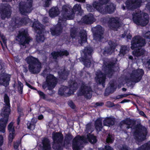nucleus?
Instances as JSON below:
<instances>
[{
	"label": "nucleus",
	"mask_w": 150,
	"mask_h": 150,
	"mask_svg": "<svg viewBox=\"0 0 150 150\" xmlns=\"http://www.w3.org/2000/svg\"><path fill=\"white\" fill-rule=\"evenodd\" d=\"M70 10V8L67 6H64L62 7V14L59 18L58 25L59 26L57 27L55 30L51 29V32L52 35H59L62 30L61 23H63L66 19H72L74 18L75 13L77 14L81 15L83 13L80 4H76L73 7L72 9V13H69L68 11Z\"/></svg>",
	"instance_id": "1"
},
{
	"label": "nucleus",
	"mask_w": 150,
	"mask_h": 150,
	"mask_svg": "<svg viewBox=\"0 0 150 150\" xmlns=\"http://www.w3.org/2000/svg\"><path fill=\"white\" fill-rule=\"evenodd\" d=\"M100 2H95L93 4V8L103 14L112 13L115 11V6L109 2L110 0H99Z\"/></svg>",
	"instance_id": "2"
},
{
	"label": "nucleus",
	"mask_w": 150,
	"mask_h": 150,
	"mask_svg": "<svg viewBox=\"0 0 150 150\" xmlns=\"http://www.w3.org/2000/svg\"><path fill=\"white\" fill-rule=\"evenodd\" d=\"M4 102L6 106L3 108L1 112V115L4 116V118L0 119V131L3 133H4L5 132L6 124L10 112L9 98L6 94L4 95Z\"/></svg>",
	"instance_id": "3"
},
{
	"label": "nucleus",
	"mask_w": 150,
	"mask_h": 150,
	"mask_svg": "<svg viewBox=\"0 0 150 150\" xmlns=\"http://www.w3.org/2000/svg\"><path fill=\"white\" fill-rule=\"evenodd\" d=\"M145 44V41L144 39L139 36H136L133 38L131 42V48L132 50L135 48L137 49L132 52L134 56L138 57L143 54L144 51L141 48H139L142 47Z\"/></svg>",
	"instance_id": "4"
},
{
	"label": "nucleus",
	"mask_w": 150,
	"mask_h": 150,
	"mask_svg": "<svg viewBox=\"0 0 150 150\" xmlns=\"http://www.w3.org/2000/svg\"><path fill=\"white\" fill-rule=\"evenodd\" d=\"M25 61L28 64V69L30 72L33 74L40 72L42 67L41 63L37 58L29 56L26 58Z\"/></svg>",
	"instance_id": "5"
},
{
	"label": "nucleus",
	"mask_w": 150,
	"mask_h": 150,
	"mask_svg": "<svg viewBox=\"0 0 150 150\" xmlns=\"http://www.w3.org/2000/svg\"><path fill=\"white\" fill-rule=\"evenodd\" d=\"M132 16L134 22L137 25L144 26L149 22V16L146 13L141 12L136 13Z\"/></svg>",
	"instance_id": "6"
},
{
	"label": "nucleus",
	"mask_w": 150,
	"mask_h": 150,
	"mask_svg": "<svg viewBox=\"0 0 150 150\" xmlns=\"http://www.w3.org/2000/svg\"><path fill=\"white\" fill-rule=\"evenodd\" d=\"M16 40L23 46H25L30 42L31 39L28 36V31L26 30H21L18 32Z\"/></svg>",
	"instance_id": "7"
},
{
	"label": "nucleus",
	"mask_w": 150,
	"mask_h": 150,
	"mask_svg": "<svg viewBox=\"0 0 150 150\" xmlns=\"http://www.w3.org/2000/svg\"><path fill=\"white\" fill-rule=\"evenodd\" d=\"M134 132V139L138 142H141L146 139L147 132L146 128L144 127H136Z\"/></svg>",
	"instance_id": "8"
},
{
	"label": "nucleus",
	"mask_w": 150,
	"mask_h": 150,
	"mask_svg": "<svg viewBox=\"0 0 150 150\" xmlns=\"http://www.w3.org/2000/svg\"><path fill=\"white\" fill-rule=\"evenodd\" d=\"M77 84L74 81L71 82L69 85V88L66 86H62L59 89L58 93L61 95L67 94L68 95L73 94L77 88Z\"/></svg>",
	"instance_id": "9"
},
{
	"label": "nucleus",
	"mask_w": 150,
	"mask_h": 150,
	"mask_svg": "<svg viewBox=\"0 0 150 150\" xmlns=\"http://www.w3.org/2000/svg\"><path fill=\"white\" fill-rule=\"evenodd\" d=\"M32 27L37 33L36 38L37 42H42L45 40V38L42 33L44 28L42 25H40L38 21H37L33 23Z\"/></svg>",
	"instance_id": "10"
},
{
	"label": "nucleus",
	"mask_w": 150,
	"mask_h": 150,
	"mask_svg": "<svg viewBox=\"0 0 150 150\" xmlns=\"http://www.w3.org/2000/svg\"><path fill=\"white\" fill-rule=\"evenodd\" d=\"M92 91L91 87L87 84L83 83L78 92L79 95H83L85 98L90 99L92 96Z\"/></svg>",
	"instance_id": "11"
},
{
	"label": "nucleus",
	"mask_w": 150,
	"mask_h": 150,
	"mask_svg": "<svg viewBox=\"0 0 150 150\" xmlns=\"http://www.w3.org/2000/svg\"><path fill=\"white\" fill-rule=\"evenodd\" d=\"M57 80L55 77L52 74L48 75L46 77L45 83L43 85L44 89L47 87L49 90L54 88L56 84Z\"/></svg>",
	"instance_id": "12"
},
{
	"label": "nucleus",
	"mask_w": 150,
	"mask_h": 150,
	"mask_svg": "<svg viewBox=\"0 0 150 150\" xmlns=\"http://www.w3.org/2000/svg\"><path fill=\"white\" fill-rule=\"evenodd\" d=\"M33 0H27L26 4H24L21 3L20 4L19 11L21 14L25 15L30 13L32 10Z\"/></svg>",
	"instance_id": "13"
},
{
	"label": "nucleus",
	"mask_w": 150,
	"mask_h": 150,
	"mask_svg": "<svg viewBox=\"0 0 150 150\" xmlns=\"http://www.w3.org/2000/svg\"><path fill=\"white\" fill-rule=\"evenodd\" d=\"M86 142L85 137L77 136L73 139L72 143L73 149L74 150H79L82 147V144Z\"/></svg>",
	"instance_id": "14"
},
{
	"label": "nucleus",
	"mask_w": 150,
	"mask_h": 150,
	"mask_svg": "<svg viewBox=\"0 0 150 150\" xmlns=\"http://www.w3.org/2000/svg\"><path fill=\"white\" fill-rule=\"evenodd\" d=\"M144 74V71L142 69L134 70L130 74V79L132 82H138L141 80Z\"/></svg>",
	"instance_id": "15"
},
{
	"label": "nucleus",
	"mask_w": 150,
	"mask_h": 150,
	"mask_svg": "<svg viewBox=\"0 0 150 150\" xmlns=\"http://www.w3.org/2000/svg\"><path fill=\"white\" fill-rule=\"evenodd\" d=\"M142 3L140 0H127L125 3L126 7L130 10L135 9L140 6ZM125 8L124 5L122 6L123 10L125 9Z\"/></svg>",
	"instance_id": "16"
},
{
	"label": "nucleus",
	"mask_w": 150,
	"mask_h": 150,
	"mask_svg": "<svg viewBox=\"0 0 150 150\" xmlns=\"http://www.w3.org/2000/svg\"><path fill=\"white\" fill-rule=\"evenodd\" d=\"M93 51L92 48L90 47H88L85 48L84 53L86 56L85 59L83 61L84 64L85 66L89 67H90L91 61V54Z\"/></svg>",
	"instance_id": "17"
},
{
	"label": "nucleus",
	"mask_w": 150,
	"mask_h": 150,
	"mask_svg": "<svg viewBox=\"0 0 150 150\" xmlns=\"http://www.w3.org/2000/svg\"><path fill=\"white\" fill-rule=\"evenodd\" d=\"M93 33L94 39L101 41L102 39L103 30L102 27L99 25L92 29Z\"/></svg>",
	"instance_id": "18"
},
{
	"label": "nucleus",
	"mask_w": 150,
	"mask_h": 150,
	"mask_svg": "<svg viewBox=\"0 0 150 150\" xmlns=\"http://www.w3.org/2000/svg\"><path fill=\"white\" fill-rule=\"evenodd\" d=\"M12 24L13 26L16 25H24L26 24L28 22L30 21V19L27 16L24 18L20 19L18 17L13 19L12 20Z\"/></svg>",
	"instance_id": "19"
},
{
	"label": "nucleus",
	"mask_w": 150,
	"mask_h": 150,
	"mask_svg": "<svg viewBox=\"0 0 150 150\" xmlns=\"http://www.w3.org/2000/svg\"><path fill=\"white\" fill-rule=\"evenodd\" d=\"M52 138L54 141V144L53 145V147L55 149H57L55 147L56 144H59L62 142L63 139V136L62 134L59 132H53L52 133Z\"/></svg>",
	"instance_id": "20"
},
{
	"label": "nucleus",
	"mask_w": 150,
	"mask_h": 150,
	"mask_svg": "<svg viewBox=\"0 0 150 150\" xmlns=\"http://www.w3.org/2000/svg\"><path fill=\"white\" fill-rule=\"evenodd\" d=\"M105 74H103L100 71H98L96 73L95 79L97 83L102 84L103 87H105Z\"/></svg>",
	"instance_id": "21"
},
{
	"label": "nucleus",
	"mask_w": 150,
	"mask_h": 150,
	"mask_svg": "<svg viewBox=\"0 0 150 150\" xmlns=\"http://www.w3.org/2000/svg\"><path fill=\"white\" fill-rule=\"evenodd\" d=\"M109 26L111 29L116 30L120 26L119 18L117 17L110 18L109 21Z\"/></svg>",
	"instance_id": "22"
},
{
	"label": "nucleus",
	"mask_w": 150,
	"mask_h": 150,
	"mask_svg": "<svg viewBox=\"0 0 150 150\" xmlns=\"http://www.w3.org/2000/svg\"><path fill=\"white\" fill-rule=\"evenodd\" d=\"M114 64V63L109 62H105L104 63L103 69L107 72L106 74H108V75L109 74H112V69Z\"/></svg>",
	"instance_id": "23"
},
{
	"label": "nucleus",
	"mask_w": 150,
	"mask_h": 150,
	"mask_svg": "<svg viewBox=\"0 0 150 150\" xmlns=\"http://www.w3.org/2000/svg\"><path fill=\"white\" fill-rule=\"evenodd\" d=\"M11 76L6 73H3L0 74V83L5 86H7L9 84V81L10 80Z\"/></svg>",
	"instance_id": "24"
},
{
	"label": "nucleus",
	"mask_w": 150,
	"mask_h": 150,
	"mask_svg": "<svg viewBox=\"0 0 150 150\" xmlns=\"http://www.w3.org/2000/svg\"><path fill=\"white\" fill-rule=\"evenodd\" d=\"M14 123L11 122L8 125V128L9 132L8 139L10 142H11L14 139L15 134L14 128Z\"/></svg>",
	"instance_id": "25"
},
{
	"label": "nucleus",
	"mask_w": 150,
	"mask_h": 150,
	"mask_svg": "<svg viewBox=\"0 0 150 150\" xmlns=\"http://www.w3.org/2000/svg\"><path fill=\"white\" fill-rule=\"evenodd\" d=\"M83 22L87 24H89L93 23L95 21V19L92 14H89L84 16L81 19Z\"/></svg>",
	"instance_id": "26"
},
{
	"label": "nucleus",
	"mask_w": 150,
	"mask_h": 150,
	"mask_svg": "<svg viewBox=\"0 0 150 150\" xmlns=\"http://www.w3.org/2000/svg\"><path fill=\"white\" fill-rule=\"evenodd\" d=\"M0 14L1 18L4 19L6 17L8 18L10 17L11 11L8 8L6 7L5 8H4V10L0 11Z\"/></svg>",
	"instance_id": "27"
},
{
	"label": "nucleus",
	"mask_w": 150,
	"mask_h": 150,
	"mask_svg": "<svg viewBox=\"0 0 150 150\" xmlns=\"http://www.w3.org/2000/svg\"><path fill=\"white\" fill-rule=\"evenodd\" d=\"M86 31L84 30L81 31L79 34V36L78 37V41L81 45L86 41Z\"/></svg>",
	"instance_id": "28"
},
{
	"label": "nucleus",
	"mask_w": 150,
	"mask_h": 150,
	"mask_svg": "<svg viewBox=\"0 0 150 150\" xmlns=\"http://www.w3.org/2000/svg\"><path fill=\"white\" fill-rule=\"evenodd\" d=\"M108 44L110 47L109 48H105V52L110 54L114 52L117 45L115 43L112 42L111 41H109L108 42Z\"/></svg>",
	"instance_id": "29"
},
{
	"label": "nucleus",
	"mask_w": 150,
	"mask_h": 150,
	"mask_svg": "<svg viewBox=\"0 0 150 150\" xmlns=\"http://www.w3.org/2000/svg\"><path fill=\"white\" fill-rule=\"evenodd\" d=\"M51 54L54 59H56L59 56H62L64 55L67 56L69 54V53L66 50L60 51L59 52H53Z\"/></svg>",
	"instance_id": "30"
},
{
	"label": "nucleus",
	"mask_w": 150,
	"mask_h": 150,
	"mask_svg": "<svg viewBox=\"0 0 150 150\" xmlns=\"http://www.w3.org/2000/svg\"><path fill=\"white\" fill-rule=\"evenodd\" d=\"M59 11L57 7H53L49 11V14L51 17H54L57 16L59 14Z\"/></svg>",
	"instance_id": "31"
},
{
	"label": "nucleus",
	"mask_w": 150,
	"mask_h": 150,
	"mask_svg": "<svg viewBox=\"0 0 150 150\" xmlns=\"http://www.w3.org/2000/svg\"><path fill=\"white\" fill-rule=\"evenodd\" d=\"M43 150H50L51 149L50 143L47 138H45L42 140Z\"/></svg>",
	"instance_id": "32"
},
{
	"label": "nucleus",
	"mask_w": 150,
	"mask_h": 150,
	"mask_svg": "<svg viewBox=\"0 0 150 150\" xmlns=\"http://www.w3.org/2000/svg\"><path fill=\"white\" fill-rule=\"evenodd\" d=\"M103 125L105 126H110L114 124V119L112 117H107L104 120Z\"/></svg>",
	"instance_id": "33"
},
{
	"label": "nucleus",
	"mask_w": 150,
	"mask_h": 150,
	"mask_svg": "<svg viewBox=\"0 0 150 150\" xmlns=\"http://www.w3.org/2000/svg\"><path fill=\"white\" fill-rule=\"evenodd\" d=\"M37 121L36 119H32L30 122H29L27 123L28 128L31 130H33L35 129V124Z\"/></svg>",
	"instance_id": "34"
},
{
	"label": "nucleus",
	"mask_w": 150,
	"mask_h": 150,
	"mask_svg": "<svg viewBox=\"0 0 150 150\" xmlns=\"http://www.w3.org/2000/svg\"><path fill=\"white\" fill-rule=\"evenodd\" d=\"M95 128L98 131H100L102 128V120L100 118L97 119L95 123Z\"/></svg>",
	"instance_id": "35"
},
{
	"label": "nucleus",
	"mask_w": 150,
	"mask_h": 150,
	"mask_svg": "<svg viewBox=\"0 0 150 150\" xmlns=\"http://www.w3.org/2000/svg\"><path fill=\"white\" fill-rule=\"evenodd\" d=\"M129 50V47L125 46H122L121 47V49L120 52V55L121 56H124L127 52H128Z\"/></svg>",
	"instance_id": "36"
},
{
	"label": "nucleus",
	"mask_w": 150,
	"mask_h": 150,
	"mask_svg": "<svg viewBox=\"0 0 150 150\" xmlns=\"http://www.w3.org/2000/svg\"><path fill=\"white\" fill-rule=\"evenodd\" d=\"M87 139L91 143H95L97 141L96 137L90 134L87 135Z\"/></svg>",
	"instance_id": "37"
},
{
	"label": "nucleus",
	"mask_w": 150,
	"mask_h": 150,
	"mask_svg": "<svg viewBox=\"0 0 150 150\" xmlns=\"http://www.w3.org/2000/svg\"><path fill=\"white\" fill-rule=\"evenodd\" d=\"M123 123L128 125L127 128L129 129L131 128L133 124V122L129 119H127L123 121Z\"/></svg>",
	"instance_id": "38"
},
{
	"label": "nucleus",
	"mask_w": 150,
	"mask_h": 150,
	"mask_svg": "<svg viewBox=\"0 0 150 150\" xmlns=\"http://www.w3.org/2000/svg\"><path fill=\"white\" fill-rule=\"evenodd\" d=\"M150 149V144L149 143H148L144 144L136 150H149Z\"/></svg>",
	"instance_id": "39"
},
{
	"label": "nucleus",
	"mask_w": 150,
	"mask_h": 150,
	"mask_svg": "<svg viewBox=\"0 0 150 150\" xmlns=\"http://www.w3.org/2000/svg\"><path fill=\"white\" fill-rule=\"evenodd\" d=\"M43 1V5L44 7H48L51 3V0H42Z\"/></svg>",
	"instance_id": "40"
},
{
	"label": "nucleus",
	"mask_w": 150,
	"mask_h": 150,
	"mask_svg": "<svg viewBox=\"0 0 150 150\" xmlns=\"http://www.w3.org/2000/svg\"><path fill=\"white\" fill-rule=\"evenodd\" d=\"M18 90L20 93H21L22 92L23 85L20 81H18Z\"/></svg>",
	"instance_id": "41"
},
{
	"label": "nucleus",
	"mask_w": 150,
	"mask_h": 150,
	"mask_svg": "<svg viewBox=\"0 0 150 150\" xmlns=\"http://www.w3.org/2000/svg\"><path fill=\"white\" fill-rule=\"evenodd\" d=\"M114 140L113 136L112 135L109 134L106 139V142L107 143H112Z\"/></svg>",
	"instance_id": "42"
},
{
	"label": "nucleus",
	"mask_w": 150,
	"mask_h": 150,
	"mask_svg": "<svg viewBox=\"0 0 150 150\" xmlns=\"http://www.w3.org/2000/svg\"><path fill=\"white\" fill-rule=\"evenodd\" d=\"M126 36V37L127 39H130L131 38V35H130L129 31H127V32L126 33L125 32L122 35V37L124 38Z\"/></svg>",
	"instance_id": "43"
},
{
	"label": "nucleus",
	"mask_w": 150,
	"mask_h": 150,
	"mask_svg": "<svg viewBox=\"0 0 150 150\" xmlns=\"http://www.w3.org/2000/svg\"><path fill=\"white\" fill-rule=\"evenodd\" d=\"M144 36L146 39H149V41H150V32L149 31L146 33Z\"/></svg>",
	"instance_id": "44"
},
{
	"label": "nucleus",
	"mask_w": 150,
	"mask_h": 150,
	"mask_svg": "<svg viewBox=\"0 0 150 150\" xmlns=\"http://www.w3.org/2000/svg\"><path fill=\"white\" fill-rule=\"evenodd\" d=\"M86 8L87 10L89 12L93 11L94 9L93 8L92 6L90 5H87L86 7Z\"/></svg>",
	"instance_id": "45"
},
{
	"label": "nucleus",
	"mask_w": 150,
	"mask_h": 150,
	"mask_svg": "<svg viewBox=\"0 0 150 150\" xmlns=\"http://www.w3.org/2000/svg\"><path fill=\"white\" fill-rule=\"evenodd\" d=\"M76 31H71V36L72 38H75L76 37Z\"/></svg>",
	"instance_id": "46"
},
{
	"label": "nucleus",
	"mask_w": 150,
	"mask_h": 150,
	"mask_svg": "<svg viewBox=\"0 0 150 150\" xmlns=\"http://www.w3.org/2000/svg\"><path fill=\"white\" fill-rule=\"evenodd\" d=\"M86 129L88 132H92V131H91V130H90L91 128V124H87L86 125Z\"/></svg>",
	"instance_id": "47"
},
{
	"label": "nucleus",
	"mask_w": 150,
	"mask_h": 150,
	"mask_svg": "<svg viewBox=\"0 0 150 150\" xmlns=\"http://www.w3.org/2000/svg\"><path fill=\"white\" fill-rule=\"evenodd\" d=\"M38 93L42 98H45V95L43 93L40 91H38Z\"/></svg>",
	"instance_id": "48"
},
{
	"label": "nucleus",
	"mask_w": 150,
	"mask_h": 150,
	"mask_svg": "<svg viewBox=\"0 0 150 150\" xmlns=\"http://www.w3.org/2000/svg\"><path fill=\"white\" fill-rule=\"evenodd\" d=\"M1 38L3 43L4 44L5 46H6V39L5 38V37L4 36L2 35L1 36Z\"/></svg>",
	"instance_id": "49"
},
{
	"label": "nucleus",
	"mask_w": 150,
	"mask_h": 150,
	"mask_svg": "<svg viewBox=\"0 0 150 150\" xmlns=\"http://www.w3.org/2000/svg\"><path fill=\"white\" fill-rule=\"evenodd\" d=\"M72 108L74 109L75 108V105L72 102H70L68 104Z\"/></svg>",
	"instance_id": "50"
},
{
	"label": "nucleus",
	"mask_w": 150,
	"mask_h": 150,
	"mask_svg": "<svg viewBox=\"0 0 150 150\" xmlns=\"http://www.w3.org/2000/svg\"><path fill=\"white\" fill-rule=\"evenodd\" d=\"M3 142V136L0 135V146L2 145Z\"/></svg>",
	"instance_id": "51"
},
{
	"label": "nucleus",
	"mask_w": 150,
	"mask_h": 150,
	"mask_svg": "<svg viewBox=\"0 0 150 150\" xmlns=\"http://www.w3.org/2000/svg\"><path fill=\"white\" fill-rule=\"evenodd\" d=\"M103 150H113L112 148L108 146H106L105 147V149Z\"/></svg>",
	"instance_id": "52"
},
{
	"label": "nucleus",
	"mask_w": 150,
	"mask_h": 150,
	"mask_svg": "<svg viewBox=\"0 0 150 150\" xmlns=\"http://www.w3.org/2000/svg\"><path fill=\"white\" fill-rule=\"evenodd\" d=\"M120 150H131V149L128 150L127 146H123Z\"/></svg>",
	"instance_id": "53"
},
{
	"label": "nucleus",
	"mask_w": 150,
	"mask_h": 150,
	"mask_svg": "<svg viewBox=\"0 0 150 150\" xmlns=\"http://www.w3.org/2000/svg\"><path fill=\"white\" fill-rule=\"evenodd\" d=\"M139 113L140 115L143 116L144 117H146V116L144 113V112L142 111H139Z\"/></svg>",
	"instance_id": "54"
},
{
	"label": "nucleus",
	"mask_w": 150,
	"mask_h": 150,
	"mask_svg": "<svg viewBox=\"0 0 150 150\" xmlns=\"http://www.w3.org/2000/svg\"><path fill=\"white\" fill-rule=\"evenodd\" d=\"M19 145L18 143H15L14 144V147L15 149H17L18 148V147Z\"/></svg>",
	"instance_id": "55"
},
{
	"label": "nucleus",
	"mask_w": 150,
	"mask_h": 150,
	"mask_svg": "<svg viewBox=\"0 0 150 150\" xmlns=\"http://www.w3.org/2000/svg\"><path fill=\"white\" fill-rule=\"evenodd\" d=\"M146 66H149V68H150V59L146 63Z\"/></svg>",
	"instance_id": "56"
},
{
	"label": "nucleus",
	"mask_w": 150,
	"mask_h": 150,
	"mask_svg": "<svg viewBox=\"0 0 150 150\" xmlns=\"http://www.w3.org/2000/svg\"><path fill=\"white\" fill-rule=\"evenodd\" d=\"M146 8H147L148 9H149V11L150 12V3H148L146 6Z\"/></svg>",
	"instance_id": "57"
},
{
	"label": "nucleus",
	"mask_w": 150,
	"mask_h": 150,
	"mask_svg": "<svg viewBox=\"0 0 150 150\" xmlns=\"http://www.w3.org/2000/svg\"><path fill=\"white\" fill-rule=\"evenodd\" d=\"M47 21H48V18L47 17L44 18L43 19V22H44L45 23H47Z\"/></svg>",
	"instance_id": "58"
},
{
	"label": "nucleus",
	"mask_w": 150,
	"mask_h": 150,
	"mask_svg": "<svg viewBox=\"0 0 150 150\" xmlns=\"http://www.w3.org/2000/svg\"><path fill=\"white\" fill-rule=\"evenodd\" d=\"M43 118V116L42 115H41L38 116V118L39 120H41Z\"/></svg>",
	"instance_id": "59"
},
{
	"label": "nucleus",
	"mask_w": 150,
	"mask_h": 150,
	"mask_svg": "<svg viewBox=\"0 0 150 150\" xmlns=\"http://www.w3.org/2000/svg\"><path fill=\"white\" fill-rule=\"evenodd\" d=\"M111 103L110 102H108L107 103V105L109 107L111 106V105H109L111 104Z\"/></svg>",
	"instance_id": "60"
},
{
	"label": "nucleus",
	"mask_w": 150,
	"mask_h": 150,
	"mask_svg": "<svg viewBox=\"0 0 150 150\" xmlns=\"http://www.w3.org/2000/svg\"><path fill=\"white\" fill-rule=\"evenodd\" d=\"M129 95V94H124V95H122L121 96V97L122 98L123 97H125L128 96Z\"/></svg>",
	"instance_id": "61"
},
{
	"label": "nucleus",
	"mask_w": 150,
	"mask_h": 150,
	"mask_svg": "<svg viewBox=\"0 0 150 150\" xmlns=\"http://www.w3.org/2000/svg\"><path fill=\"white\" fill-rule=\"evenodd\" d=\"M26 85L29 88H33V87L28 83H26Z\"/></svg>",
	"instance_id": "62"
},
{
	"label": "nucleus",
	"mask_w": 150,
	"mask_h": 150,
	"mask_svg": "<svg viewBox=\"0 0 150 150\" xmlns=\"http://www.w3.org/2000/svg\"><path fill=\"white\" fill-rule=\"evenodd\" d=\"M102 104H103V103H96V105L97 106L102 105Z\"/></svg>",
	"instance_id": "63"
},
{
	"label": "nucleus",
	"mask_w": 150,
	"mask_h": 150,
	"mask_svg": "<svg viewBox=\"0 0 150 150\" xmlns=\"http://www.w3.org/2000/svg\"><path fill=\"white\" fill-rule=\"evenodd\" d=\"M76 1L79 2H83L85 1V0H75Z\"/></svg>",
	"instance_id": "64"
}]
</instances>
